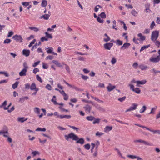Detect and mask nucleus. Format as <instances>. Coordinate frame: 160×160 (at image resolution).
<instances>
[{"label":"nucleus","instance_id":"obj_1","mask_svg":"<svg viewBox=\"0 0 160 160\" xmlns=\"http://www.w3.org/2000/svg\"><path fill=\"white\" fill-rule=\"evenodd\" d=\"M65 139L67 141H68L70 139L73 140H77L78 136L73 133H71L68 135H64Z\"/></svg>","mask_w":160,"mask_h":160},{"label":"nucleus","instance_id":"obj_2","mask_svg":"<svg viewBox=\"0 0 160 160\" xmlns=\"http://www.w3.org/2000/svg\"><path fill=\"white\" fill-rule=\"evenodd\" d=\"M159 35V31H154L152 32L151 39L153 42L155 41L158 39Z\"/></svg>","mask_w":160,"mask_h":160},{"label":"nucleus","instance_id":"obj_3","mask_svg":"<svg viewBox=\"0 0 160 160\" xmlns=\"http://www.w3.org/2000/svg\"><path fill=\"white\" fill-rule=\"evenodd\" d=\"M12 39L17 42H22V38L20 35H15L12 37Z\"/></svg>","mask_w":160,"mask_h":160},{"label":"nucleus","instance_id":"obj_4","mask_svg":"<svg viewBox=\"0 0 160 160\" xmlns=\"http://www.w3.org/2000/svg\"><path fill=\"white\" fill-rule=\"evenodd\" d=\"M149 61L153 63H157L160 61V58L158 56L156 57H151L149 59Z\"/></svg>","mask_w":160,"mask_h":160},{"label":"nucleus","instance_id":"obj_5","mask_svg":"<svg viewBox=\"0 0 160 160\" xmlns=\"http://www.w3.org/2000/svg\"><path fill=\"white\" fill-rule=\"evenodd\" d=\"M134 142H140L143 143L144 144L147 145H148L150 146H152L153 144L152 143H150L148 142L142 140V139L136 140H134Z\"/></svg>","mask_w":160,"mask_h":160},{"label":"nucleus","instance_id":"obj_6","mask_svg":"<svg viewBox=\"0 0 160 160\" xmlns=\"http://www.w3.org/2000/svg\"><path fill=\"white\" fill-rule=\"evenodd\" d=\"M138 106V104L136 103H133L132 104V106L130 107L126 111V112L131 111L134 110L137 108Z\"/></svg>","mask_w":160,"mask_h":160},{"label":"nucleus","instance_id":"obj_7","mask_svg":"<svg viewBox=\"0 0 160 160\" xmlns=\"http://www.w3.org/2000/svg\"><path fill=\"white\" fill-rule=\"evenodd\" d=\"M131 87L130 88V89L132 91L138 94L141 93V91L139 88H134V85H131Z\"/></svg>","mask_w":160,"mask_h":160},{"label":"nucleus","instance_id":"obj_8","mask_svg":"<svg viewBox=\"0 0 160 160\" xmlns=\"http://www.w3.org/2000/svg\"><path fill=\"white\" fill-rule=\"evenodd\" d=\"M45 49L47 50L46 51L48 53H50L53 54L54 55H57V54L56 53L53 52L54 49L52 47H49L48 48H46Z\"/></svg>","mask_w":160,"mask_h":160},{"label":"nucleus","instance_id":"obj_9","mask_svg":"<svg viewBox=\"0 0 160 160\" xmlns=\"http://www.w3.org/2000/svg\"><path fill=\"white\" fill-rule=\"evenodd\" d=\"M113 45V43H107L104 44V47L105 49L110 50Z\"/></svg>","mask_w":160,"mask_h":160},{"label":"nucleus","instance_id":"obj_10","mask_svg":"<svg viewBox=\"0 0 160 160\" xmlns=\"http://www.w3.org/2000/svg\"><path fill=\"white\" fill-rule=\"evenodd\" d=\"M127 157L131 159H137V160H142V158L135 155H127Z\"/></svg>","mask_w":160,"mask_h":160},{"label":"nucleus","instance_id":"obj_11","mask_svg":"<svg viewBox=\"0 0 160 160\" xmlns=\"http://www.w3.org/2000/svg\"><path fill=\"white\" fill-rule=\"evenodd\" d=\"M28 120L27 118L24 117H18L17 118V121L18 122L23 123Z\"/></svg>","mask_w":160,"mask_h":160},{"label":"nucleus","instance_id":"obj_12","mask_svg":"<svg viewBox=\"0 0 160 160\" xmlns=\"http://www.w3.org/2000/svg\"><path fill=\"white\" fill-rule=\"evenodd\" d=\"M30 89L31 90L36 91H38L39 90V89L36 87V86L35 83H32L30 86Z\"/></svg>","mask_w":160,"mask_h":160},{"label":"nucleus","instance_id":"obj_13","mask_svg":"<svg viewBox=\"0 0 160 160\" xmlns=\"http://www.w3.org/2000/svg\"><path fill=\"white\" fill-rule=\"evenodd\" d=\"M5 133H8V128L6 126H4L2 129L0 130V135L2 134Z\"/></svg>","mask_w":160,"mask_h":160},{"label":"nucleus","instance_id":"obj_14","mask_svg":"<svg viewBox=\"0 0 160 160\" xmlns=\"http://www.w3.org/2000/svg\"><path fill=\"white\" fill-rule=\"evenodd\" d=\"M115 86L112 85V84L109 83L108 84V86L107 87V88L108 89V91L110 92L115 89Z\"/></svg>","mask_w":160,"mask_h":160},{"label":"nucleus","instance_id":"obj_15","mask_svg":"<svg viewBox=\"0 0 160 160\" xmlns=\"http://www.w3.org/2000/svg\"><path fill=\"white\" fill-rule=\"evenodd\" d=\"M50 17V15L49 14H44L42 16H40L39 18L40 19H44V20H48L49 17Z\"/></svg>","mask_w":160,"mask_h":160},{"label":"nucleus","instance_id":"obj_16","mask_svg":"<svg viewBox=\"0 0 160 160\" xmlns=\"http://www.w3.org/2000/svg\"><path fill=\"white\" fill-rule=\"evenodd\" d=\"M7 105V101H5L2 103V105H0V108H3L5 110H8V107L6 106Z\"/></svg>","mask_w":160,"mask_h":160},{"label":"nucleus","instance_id":"obj_17","mask_svg":"<svg viewBox=\"0 0 160 160\" xmlns=\"http://www.w3.org/2000/svg\"><path fill=\"white\" fill-rule=\"evenodd\" d=\"M146 80H143L141 81H137V84L136 86L137 87H139L140 85H143L145 84L146 82Z\"/></svg>","mask_w":160,"mask_h":160},{"label":"nucleus","instance_id":"obj_18","mask_svg":"<svg viewBox=\"0 0 160 160\" xmlns=\"http://www.w3.org/2000/svg\"><path fill=\"white\" fill-rule=\"evenodd\" d=\"M130 44L128 43H125L121 47V49H125L128 48L130 46Z\"/></svg>","mask_w":160,"mask_h":160},{"label":"nucleus","instance_id":"obj_19","mask_svg":"<svg viewBox=\"0 0 160 160\" xmlns=\"http://www.w3.org/2000/svg\"><path fill=\"white\" fill-rule=\"evenodd\" d=\"M138 67L142 71L145 70L149 68L146 65H144L142 64H140Z\"/></svg>","mask_w":160,"mask_h":160},{"label":"nucleus","instance_id":"obj_20","mask_svg":"<svg viewBox=\"0 0 160 160\" xmlns=\"http://www.w3.org/2000/svg\"><path fill=\"white\" fill-rule=\"evenodd\" d=\"M27 70L22 69L19 73V75L20 76H25L26 75V72Z\"/></svg>","mask_w":160,"mask_h":160},{"label":"nucleus","instance_id":"obj_21","mask_svg":"<svg viewBox=\"0 0 160 160\" xmlns=\"http://www.w3.org/2000/svg\"><path fill=\"white\" fill-rule=\"evenodd\" d=\"M23 54L26 57L29 56L30 53V51L29 50L23 49L22 51Z\"/></svg>","mask_w":160,"mask_h":160},{"label":"nucleus","instance_id":"obj_22","mask_svg":"<svg viewBox=\"0 0 160 160\" xmlns=\"http://www.w3.org/2000/svg\"><path fill=\"white\" fill-rule=\"evenodd\" d=\"M112 128V126H106L104 128V131L105 132H108L111 130Z\"/></svg>","mask_w":160,"mask_h":160},{"label":"nucleus","instance_id":"obj_23","mask_svg":"<svg viewBox=\"0 0 160 160\" xmlns=\"http://www.w3.org/2000/svg\"><path fill=\"white\" fill-rule=\"evenodd\" d=\"M76 141V142L78 143H80L82 144L84 143V140L82 138H79L78 137V139L77 140H75Z\"/></svg>","mask_w":160,"mask_h":160},{"label":"nucleus","instance_id":"obj_24","mask_svg":"<svg viewBox=\"0 0 160 160\" xmlns=\"http://www.w3.org/2000/svg\"><path fill=\"white\" fill-rule=\"evenodd\" d=\"M150 5L149 4H146L145 5V7L146 9H145V11L147 12L150 13L152 12L149 9Z\"/></svg>","mask_w":160,"mask_h":160},{"label":"nucleus","instance_id":"obj_25","mask_svg":"<svg viewBox=\"0 0 160 160\" xmlns=\"http://www.w3.org/2000/svg\"><path fill=\"white\" fill-rule=\"evenodd\" d=\"M71 116L70 115H60V118L62 119L63 118L70 119Z\"/></svg>","mask_w":160,"mask_h":160},{"label":"nucleus","instance_id":"obj_26","mask_svg":"<svg viewBox=\"0 0 160 160\" xmlns=\"http://www.w3.org/2000/svg\"><path fill=\"white\" fill-rule=\"evenodd\" d=\"M84 108L85 109L86 112H90L91 109V107L89 105H87L85 107H84Z\"/></svg>","mask_w":160,"mask_h":160},{"label":"nucleus","instance_id":"obj_27","mask_svg":"<svg viewBox=\"0 0 160 160\" xmlns=\"http://www.w3.org/2000/svg\"><path fill=\"white\" fill-rule=\"evenodd\" d=\"M28 99V97L27 96L21 98H20L19 102L21 103H23L25 100H27Z\"/></svg>","mask_w":160,"mask_h":160},{"label":"nucleus","instance_id":"obj_28","mask_svg":"<svg viewBox=\"0 0 160 160\" xmlns=\"http://www.w3.org/2000/svg\"><path fill=\"white\" fill-rule=\"evenodd\" d=\"M29 29L33 30L35 32H37L39 31V29L37 27H30L29 28Z\"/></svg>","mask_w":160,"mask_h":160},{"label":"nucleus","instance_id":"obj_29","mask_svg":"<svg viewBox=\"0 0 160 160\" xmlns=\"http://www.w3.org/2000/svg\"><path fill=\"white\" fill-rule=\"evenodd\" d=\"M137 83V81H136L135 79H132L129 83L128 84V86L130 88H131V85H133V83Z\"/></svg>","mask_w":160,"mask_h":160},{"label":"nucleus","instance_id":"obj_30","mask_svg":"<svg viewBox=\"0 0 160 160\" xmlns=\"http://www.w3.org/2000/svg\"><path fill=\"white\" fill-rule=\"evenodd\" d=\"M138 36L140 38V40L141 41H144L145 39V37L143 36L141 33H138Z\"/></svg>","mask_w":160,"mask_h":160},{"label":"nucleus","instance_id":"obj_31","mask_svg":"<svg viewBox=\"0 0 160 160\" xmlns=\"http://www.w3.org/2000/svg\"><path fill=\"white\" fill-rule=\"evenodd\" d=\"M52 62L59 67H62V65H61V64L60 63H59L58 61L57 60H53L52 61Z\"/></svg>","mask_w":160,"mask_h":160},{"label":"nucleus","instance_id":"obj_32","mask_svg":"<svg viewBox=\"0 0 160 160\" xmlns=\"http://www.w3.org/2000/svg\"><path fill=\"white\" fill-rule=\"evenodd\" d=\"M115 43L118 46L122 45L123 44L122 41L120 40L119 39H118L115 42Z\"/></svg>","mask_w":160,"mask_h":160},{"label":"nucleus","instance_id":"obj_33","mask_svg":"<svg viewBox=\"0 0 160 160\" xmlns=\"http://www.w3.org/2000/svg\"><path fill=\"white\" fill-rule=\"evenodd\" d=\"M150 47V45H145V46H144L142 47L140 50V52H141V51L146 49Z\"/></svg>","mask_w":160,"mask_h":160},{"label":"nucleus","instance_id":"obj_34","mask_svg":"<svg viewBox=\"0 0 160 160\" xmlns=\"http://www.w3.org/2000/svg\"><path fill=\"white\" fill-rule=\"evenodd\" d=\"M104 36L106 37V38H104L103 39L105 42H107L110 40V38L106 33L105 34Z\"/></svg>","mask_w":160,"mask_h":160},{"label":"nucleus","instance_id":"obj_35","mask_svg":"<svg viewBox=\"0 0 160 160\" xmlns=\"http://www.w3.org/2000/svg\"><path fill=\"white\" fill-rule=\"evenodd\" d=\"M34 111L36 113L39 114L40 113V109L38 107H35L34 108Z\"/></svg>","mask_w":160,"mask_h":160},{"label":"nucleus","instance_id":"obj_36","mask_svg":"<svg viewBox=\"0 0 160 160\" xmlns=\"http://www.w3.org/2000/svg\"><path fill=\"white\" fill-rule=\"evenodd\" d=\"M91 152L92 153L93 156L94 157H96L97 156L98 154V151L95 150H93V152Z\"/></svg>","mask_w":160,"mask_h":160},{"label":"nucleus","instance_id":"obj_37","mask_svg":"<svg viewBox=\"0 0 160 160\" xmlns=\"http://www.w3.org/2000/svg\"><path fill=\"white\" fill-rule=\"evenodd\" d=\"M147 108L146 106H143L140 109L139 112L140 113L144 112L146 110Z\"/></svg>","mask_w":160,"mask_h":160},{"label":"nucleus","instance_id":"obj_38","mask_svg":"<svg viewBox=\"0 0 160 160\" xmlns=\"http://www.w3.org/2000/svg\"><path fill=\"white\" fill-rule=\"evenodd\" d=\"M19 82H18L17 81L14 83L12 85V87L13 89H16L18 87Z\"/></svg>","mask_w":160,"mask_h":160},{"label":"nucleus","instance_id":"obj_39","mask_svg":"<svg viewBox=\"0 0 160 160\" xmlns=\"http://www.w3.org/2000/svg\"><path fill=\"white\" fill-rule=\"evenodd\" d=\"M47 5V2L45 0H43L42 2L41 6L43 7H46Z\"/></svg>","mask_w":160,"mask_h":160},{"label":"nucleus","instance_id":"obj_40","mask_svg":"<svg viewBox=\"0 0 160 160\" xmlns=\"http://www.w3.org/2000/svg\"><path fill=\"white\" fill-rule=\"evenodd\" d=\"M63 81L69 87L72 88H73L75 89H76V88H77L76 87H75L74 86L72 85L69 84V83H68L67 82H66V81H65V80H64Z\"/></svg>","mask_w":160,"mask_h":160},{"label":"nucleus","instance_id":"obj_41","mask_svg":"<svg viewBox=\"0 0 160 160\" xmlns=\"http://www.w3.org/2000/svg\"><path fill=\"white\" fill-rule=\"evenodd\" d=\"M157 108V106H155V107L152 108H151V112L149 113V114H151L154 113L155 111L156 110Z\"/></svg>","mask_w":160,"mask_h":160},{"label":"nucleus","instance_id":"obj_42","mask_svg":"<svg viewBox=\"0 0 160 160\" xmlns=\"http://www.w3.org/2000/svg\"><path fill=\"white\" fill-rule=\"evenodd\" d=\"M131 13L134 16H137L138 14V12L134 9L132 11Z\"/></svg>","mask_w":160,"mask_h":160},{"label":"nucleus","instance_id":"obj_43","mask_svg":"<svg viewBox=\"0 0 160 160\" xmlns=\"http://www.w3.org/2000/svg\"><path fill=\"white\" fill-rule=\"evenodd\" d=\"M56 97L55 96H53V98L52 99L51 101L55 105H58V103L57 102L55 99Z\"/></svg>","mask_w":160,"mask_h":160},{"label":"nucleus","instance_id":"obj_44","mask_svg":"<svg viewBox=\"0 0 160 160\" xmlns=\"http://www.w3.org/2000/svg\"><path fill=\"white\" fill-rule=\"evenodd\" d=\"M46 129L45 128H38L36 131H45Z\"/></svg>","mask_w":160,"mask_h":160},{"label":"nucleus","instance_id":"obj_45","mask_svg":"<svg viewBox=\"0 0 160 160\" xmlns=\"http://www.w3.org/2000/svg\"><path fill=\"white\" fill-rule=\"evenodd\" d=\"M86 119L89 121H92L94 119V117L92 116H88L86 118Z\"/></svg>","mask_w":160,"mask_h":160},{"label":"nucleus","instance_id":"obj_46","mask_svg":"<svg viewBox=\"0 0 160 160\" xmlns=\"http://www.w3.org/2000/svg\"><path fill=\"white\" fill-rule=\"evenodd\" d=\"M94 121L93 122V124H95L96 123H99L100 121V119L99 118H95L93 120Z\"/></svg>","mask_w":160,"mask_h":160},{"label":"nucleus","instance_id":"obj_47","mask_svg":"<svg viewBox=\"0 0 160 160\" xmlns=\"http://www.w3.org/2000/svg\"><path fill=\"white\" fill-rule=\"evenodd\" d=\"M45 34L46 35V37L48 39V38L52 39V37L50 34H49L47 32H45Z\"/></svg>","mask_w":160,"mask_h":160},{"label":"nucleus","instance_id":"obj_48","mask_svg":"<svg viewBox=\"0 0 160 160\" xmlns=\"http://www.w3.org/2000/svg\"><path fill=\"white\" fill-rule=\"evenodd\" d=\"M99 16L102 19L105 18H106V15L104 12H102L100 14Z\"/></svg>","mask_w":160,"mask_h":160},{"label":"nucleus","instance_id":"obj_49","mask_svg":"<svg viewBox=\"0 0 160 160\" xmlns=\"http://www.w3.org/2000/svg\"><path fill=\"white\" fill-rule=\"evenodd\" d=\"M45 88L48 90L51 91L52 90V88L49 84H47L45 86Z\"/></svg>","mask_w":160,"mask_h":160},{"label":"nucleus","instance_id":"obj_50","mask_svg":"<svg viewBox=\"0 0 160 160\" xmlns=\"http://www.w3.org/2000/svg\"><path fill=\"white\" fill-rule=\"evenodd\" d=\"M117 60L115 58L113 57L111 60V62L112 64L114 65L116 62Z\"/></svg>","mask_w":160,"mask_h":160},{"label":"nucleus","instance_id":"obj_51","mask_svg":"<svg viewBox=\"0 0 160 160\" xmlns=\"http://www.w3.org/2000/svg\"><path fill=\"white\" fill-rule=\"evenodd\" d=\"M98 21L100 23H102L103 22V20L99 17H98L97 18Z\"/></svg>","mask_w":160,"mask_h":160},{"label":"nucleus","instance_id":"obj_52","mask_svg":"<svg viewBox=\"0 0 160 160\" xmlns=\"http://www.w3.org/2000/svg\"><path fill=\"white\" fill-rule=\"evenodd\" d=\"M32 154L34 157L37 155H39V153L38 151H34L32 152Z\"/></svg>","mask_w":160,"mask_h":160},{"label":"nucleus","instance_id":"obj_53","mask_svg":"<svg viewBox=\"0 0 160 160\" xmlns=\"http://www.w3.org/2000/svg\"><path fill=\"white\" fill-rule=\"evenodd\" d=\"M84 147L85 149L88 150L90 149V146L89 144L88 143L85 145Z\"/></svg>","mask_w":160,"mask_h":160},{"label":"nucleus","instance_id":"obj_54","mask_svg":"<svg viewBox=\"0 0 160 160\" xmlns=\"http://www.w3.org/2000/svg\"><path fill=\"white\" fill-rule=\"evenodd\" d=\"M126 99V97L125 96H124L122 98H118V100L120 101L121 102H123V101L125 100Z\"/></svg>","mask_w":160,"mask_h":160},{"label":"nucleus","instance_id":"obj_55","mask_svg":"<svg viewBox=\"0 0 160 160\" xmlns=\"http://www.w3.org/2000/svg\"><path fill=\"white\" fill-rule=\"evenodd\" d=\"M101 8V7L99 5H97L95 7L94 11L95 12H97L99 10V8Z\"/></svg>","mask_w":160,"mask_h":160},{"label":"nucleus","instance_id":"obj_56","mask_svg":"<svg viewBox=\"0 0 160 160\" xmlns=\"http://www.w3.org/2000/svg\"><path fill=\"white\" fill-rule=\"evenodd\" d=\"M11 42V40L9 39H6L4 41L3 43L4 44H8L10 43Z\"/></svg>","mask_w":160,"mask_h":160},{"label":"nucleus","instance_id":"obj_57","mask_svg":"<svg viewBox=\"0 0 160 160\" xmlns=\"http://www.w3.org/2000/svg\"><path fill=\"white\" fill-rule=\"evenodd\" d=\"M155 43L156 46L158 48H160V42L157 40H156L155 42H154Z\"/></svg>","mask_w":160,"mask_h":160},{"label":"nucleus","instance_id":"obj_58","mask_svg":"<svg viewBox=\"0 0 160 160\" xmlns=\"http://www.w3.org/2000/svg\"><path fill=\"white\" fill-rule=\"evenodd\" d=\"M36 78L37 80L41 82H42V81L41 79V78L39 76V75H36Z\"/></svg>","mask_w":160,"mask_h":160},{"label":"nucleus","instance_id":"obj_59","mask_svg":"<svg viewBox=\"0 0 160 160\" xmlns=\"http://www.w3.org/2000/svg\"><path fill=\"white\" fill-rule=\"evenodd\" d=\"M36 41V40L35 39H34L28 45V47H30L32 46L33 44L35 43V42Z\"/></svg>","mask_w":160,"mask_h":160},{"label":"nucleus","instance_id":"obj_60","mask_svg":"<svg viewBox=\"0 0 160 160\" xmlns=\"http://www.w3.org/2000/svg\"><path fill=\"white\" fill-rule=\"evenodd\" d=\"M30 2H22V4L23 5L27 7L29 6Z\"/></svg>","mask_w":160,"mask_h":160},{"label":"nucleus","instance_id":"obj_61","mask_svg":"<svg viewBox=\"0 0 160 160\" xmlns=\"http://www.w3.org/2000/svg\"><path fill=\"white\" fill-rule=\"evenodd\" d=\"M23 69L28 70V67L27 66V63L26 62H24L23 64Z\"/></svg>","mask_w":160,"mask_h":160},{"label":"nucleus","instance_id":"obj_62","mask_svg":"<svg viewBox=\"0 0 160 160\" xmlns=\"http://www.w3.org/2000/svg\"><path fill=\"white\" fill-rule=\"evenodd\" d=\"M42 67L44 69H47L48 68V66L47 64L43 63H42Z\"/></svg>","mask_w":160,"mask_h":160},{"label":"nucleus","instance_id":"obj_63","mask_svg":"<svg viewBox=\"0 0 160 160\" xmlns=\"http://www.w3.org/2000/svg\"><path fill=\"white\" fill-rule=\"evenodd\" d=\"M41 40L42 42H43L44 41H48V39L46 37H43L41 38Z\"/></svg>","mask_w":160,"mask_h":160},{"label":"nucleus","instance_id":"obj_64","mask_svg":"<svg viewBox=\"0 0 160 160\" xmlns=\"http://www.w3.org/2000/svg\"><path fill=\"white\" fill-rule=\"evenodd\" d=\"M138 64L137 62H135L132 64L133 67L135 69L137 68L138 67Z\"/></svg>","mask_w":160,"mask_h":160}]
</instances>
